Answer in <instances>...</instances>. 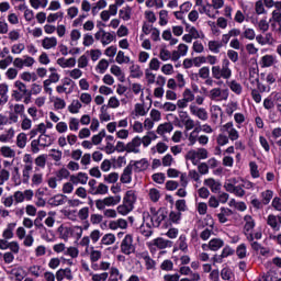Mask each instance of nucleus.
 <instances>
[{"label": "nucleus", "mask_w": 281, "mask_h": 281, "mask_svg": "<svg viewBox=\"0 0 281 281\" xmlns=\"http://www.w3.org/2000/svg\"><path fill=\"white\" fill-rule=\"evenodd\" d=\"M217 144H218V146H225V145L229 144V137L225 134H220L217 136Z\"/></svg>", "instance_id": "obj_61"}, {"label": "nucleus", "mask_w": 281, "mask_h": 281, "mask_svg": "<svg viewBox=\"0 0 281 281\" xmlns=\"http://www.w3.org/2000/svg\"><path fill=\"white\" fill-rule=\"evenodd\" d=\"M12 181L15 183V186H21V172H19V167H14L13 169V176Z\"/></svg>", "instance_id": "obj_49"}, {"label": "nucleus", "mask_w": 281, "mask_h": 281, "mask_svg": "<svg viewBox=\"0 0 281 281\" xmlns=\"http://www.w3.org/2000/svg\"><path fill=\"white\" fill-rule=\"evenodd\" d=\"M262 67H271L276 63L273 55H265L261 58Z\"/></svg>", "instance_id": "obj_34"}, {"label": "nucleus", "mask_w": 281, "mask_h": 281, "mask_svg": "<svg viewBox=\"0 0 281 281\" xmlns=\"http://www.w3.org/2000/svg\"><path fill=\"white\" fill-rule=\"evenodd\" d=\"M91 249H92V251L90 252V260H91V262H98V260H100V258H102V251L93 250V247Z\"/></svg>", "instance_id": "obj_56"}, {"label": "nucleus", "mask_w": 281, "mask_h": 281, "mask_svg": "<svg viewBox=\"0 0 281 281\" xmlns=\"http://www.w3.org/2000/svg\"><path fill=\"white\" fill-rule=\"evenodd\" d=\"M27 145V135L25 133H20L16 137L18 148H25Z\"/></svg>", "instance_id": "obj_29"}, {"label": "nucleus", "mask_w": 281, "mask_h": 281, "mask_svg": "<svg viewBox=\"0 0 281 281\" xmlns=\"http://www.w3.org/2000/svg\"><path fill=\"white\" fill-rule=\"evenodd\" d=\"M237 257L243 260V258H247V245L240 244L236 249Z\"/></svg>", "instance_id": "obj_37"}, {"label": "nucleus", "mask_w": 281, "mask_h": 281, "mask_svg": "<svg viewBox=\"0 0 281 281\" xmlns=\"http://www.w3.org/2000/svg\"><path fill=\"white\" fill-rule=\"evenodd\" d=\"M149 199L154 203H157V201H159V199H161V193H159V190H157V189H150L149 190Z\"/></svg>", "instance_id": "obj_46"}, {"label": "nucleus", "mask_w": 281, "mask_h": 281, "mask_svg": "<svg viewBox=\"0 0 281 281\" xmlns=\"http://www.w3.org/2000/svg\"><path fill=\"white\" fill-rule=\"evenodd\" d=\"M250 166V175L254 179H258L260 177V171H258V165L255 161L249 164Z\"/></svg>", "instance_id": "obj_47"}, {"label": "nucleus", "mask_w": 281, "mask_h": 281, "mask_svg": "<svg viewBox=\"0 0 281 281\" xmlns=\"http://www.w3.org/2000/svg\"><path fill=\"white\" fill-rule=\"evenodd\" d=\"M130 71L132 78H142L144 76V72L142 71L139 65H132L130 67Z\"/></svg>", "instance_id": "obj_27"}, {"label": "nucleus", "mask_w": 281, "mask_h": 281, "mask_svg": "<svg viewBox=\"0 0 281 281\" xmlns=\"http://www.w3.org/2000/svg\"><path fill=\"white\" fill-rule=\"evenodd\" d=\"M74 280V274L71 273V269L70 268H66V269H59L56 272V280L57 281H63V280Z\"/></svg>", "instance_id": "obj_9"}, {"label": "nucleus", "mask_w": 281, "mask_h": 281, "mask_svg": "<svg viewBox=\"0 0 281 281\" xmlns=\"http://www.w3.org/2000/svg\"><path fill=\"white\" fill-rule=\"evenodd\" d=\"M33 169L32 161L26 164L22 171V183H30V171Z\"/></svg>", "instance_id": "obj_22"}, {"label": "nucleus", "mask_w": 281, "mask_h": 281, "mask_svg": "<svg viewBox=\"0 0 281 281\" xmlns=\"http://www.w3.org/2000/svg\"><path fill=\"white\" fill-rule=\"evenodd\" d=\"M231 91H233V93H236V95H240V93H243V86L236 81V80H232L227 82Z\"/></svg>", "instance_id": "obj_20"}, {"label": "nucleus", "mask_w": 281, "mask_h": 281, "mask_svg": "<svg viewBox=\"0 0 281 281\" xmlns=\"http://www.w3.org/2000/svg\"><path fill=\"white\" fill-rule=\"evenodd\" d=\"M176 209L178 212H186L188 210V205L186 204V200H178L176 201Z\"/></svg>", "instance_id": "obj_62"}, {"label": "nucleus", "mask_w": 281, "mask_h": 281, "mask_svg": "<svg viewBox=\"0 0 281 281\" xmlns=\"http://www.w3.org/2000/svg\"><path fill=\"white\" fill-rule=\"evenodd\" d=\"M173 267H175V263H172V260L167 259V260L162 261L160 269L162 271H172Z\"/></svg>", "instance_id": "obj_55"}, {"label": "nucleus", "mask_w": 281, "mask_h": 281, "mask_svg": "<svg viewBox=\"0 0 281 281\" xmlns=\"http://www.w3.org/2000/svg\"><path fill=\"white\" fill-rule=\"evenodd\" d=\"M172 128L171 123H164L157 127V133L158 135H165V133H172Z\"/></svg>", "instance_id": "obj_26"}, {"label": "nucleus", "mask_w": 281, "mask_h": 281, "mask_svg": "<svg viewBox=\"0 0 281 281\" xmlns=\"http://www.w3.org/2000/svg\"><path fill=\"white\" fill-rule=\"evenodd\" d=\"M222 78L229 80L232 78V69H229V59H223L222 61Z\"/></svg>", "instance_id": "obj_11"}, {"label": "nucleus", "mask_w": 281, "mask_h": 281, "mask_svg": "<svg viewBox=\"0 0 281 281\" xmlns=\"http://www.w3.org/2000/svg\"><path fill=\"white\" fill-rule=\"evenodd\" d=\"M103 201L105 202V207H115V205H119V203L122 201V196H108L104 198Z\"/></svg>", "instance_id": "obj_16"}, {"label": "nucleus", "mask_w": 281, "mask_h": 281, "mask_svg": "<svg viewBox=\"0 0 281 281\" xmlns=\"http://www.w3.org/2000/svg\"><path fill=\"white\" fill-rule=\"evenodd\" d=\"M212 76L215 78V80H221L223 78L221 66H213L212 67Z\"/></svg>", "instance_id": "obj_60"}, {"label": "nucleus", "mask_w": 281, "mask_h": 281, "mask_svg": "<svg viewBox=\"0 0 281 281\" xmlns=\"http://www.w3.org/2000/svg\"><path fill=\"white\" fill-rule=\"evenodd\" d=\"M132 161V167H135L136 172H143V170L148 169V160L146 159H140V160H131Z\"/></svg>", "instance_id": "obj_12"}, {"label": "nucleus", "mask_w": 281, "mask_h": 281, "mask_svg": "<svg viewBox=\"0 0 281 281\" xmlns=\"http://www.w3.org/2000/svg\"><path fill=\"white\" fill-rule=\"evenodd\" d=\"M209 243L211 251H218V249L225 245V241H223L221 238H213Z\"/></svg>", "instance_id": "obj_21"}, {"label": "nucleus", "mask_w": 281, "mask_h": 281, "mask_svg": "<svg viewBox=\"0 0 281 281\" xmlns=\"http://www.w3.org/2000/svg\"><path fill=\"white\" fill-rule=\"evenodd\" d=\"M0 153L3 157L7 158L16 157V151H14V149H11L9 146L1 147Z\"/></svg>", "instance_id": "obj_30"}, {"label": "nucleus", "mask_w": 281, "mask_h": 281, "mask_svg": "<svg viewBox=\"0 0 281 281\" xmlns=\"http://www.w3.org/2000/svg\"><path fill=\"white\" fill-rule=\"evenodd\" d=\"M10 276H13V278H15L16 281H21L23 280V278H25V276L23 274L22 268H13L10 271Z\"/></svg>", "instance_id": "obj_35"}, {"label": "nucleus", "mask_w": 281, "mask_h": 281, "mask_svg": "<svg viewBox=\"0 0 281 281\" xmlns=\"http://www.w3.org/2000/svg\"><path fill=\"white\" fill-rule=\"evenodd\" d=\"M116 63L119 65H123V63L127 64V63H131V57L128 56H125L124 55V52L120 50L116 55V58H115Z\"/></svg>", "instance_id": "obj_40"}, {"label": "nucleus", "mask_w": 281, "mask_h": 281, "mask_svg": "<svg viewBox=\"0 0 281 281\" xmlns=\"http://www.w3.org/2000/svg\"><path fill=\"white\" fill-rule=\"evenodd\" d=\"M121 251L125 256L135 254V246L133 245V235H126L121 243Z\"/></svg>", "instance_id": "obj_2"}, {"label": "nucleus", "mask_w": 281, "mask_h": 281, "mask_svg": "<svg viewBox=\"0 0 281 281\" xmlns=\"http://www.w3.org/2000/svg\"><path fill=\"white\" fill-rule=\"evenodd\" d=\"M159 25H168V11L161 10L159 12Z\"/></svg>", "instance_id": "obj_51"}, {"label": "nucleus", "mask_w": 281, "mask_h": 281, "mask_svg": "<svg viewBox=\"0 0 281 281\" xmlns=\"http://www.w3.org/2000/svg\"><path fill=\"white\" fill-rule=\"evenodd\" d=\"M244 221H245L244 232L246 234L247 232H251V229L256 227V222L254 221V217H251V215L244 216Z\"/></svg>", "instance_id": "obj_19"}, {"label": "nucleus", "mask_w": 281, "mask_h": 281, "mask_svg": "<svg viewBox=\"0 0 281 281\" xmlns=\"http://www.w3.org/2000/svg\"><path fill=\"white\" fill-rule=\"evenodd\" d=\"M272 199H273V191L266 190L261 192V203H263V205H269Z\"/></svg>", "instance_id": "obj_25"}, {"label": "nucleus", "mask_w": 281, "mask_h": 281, "mask_svg": "<svg viewBox=\"0 0 281 281\" xmlns=\"http://www.w3.org/2000/svg\"><path fill=\"white\" fill-rule=\"evenodd\" d=\"M198 76H199V78H202V80H207V78H210V67L204 66V67L200 68Z\"/></svg>", "instance_id": "obj_44"}, {"label": "nucleus", "mask_w": 281, "mask_h": 281, "mask_svg": "<svg viewBox=\"0 0 281 281\" xmlns=\"http://www.w3.org/2000/svg\"><path fill=\"white\" fill-rule=\"evenodd\" d=\"M117 179H120V175L117 172H112L108 176H104V181L106 183H117Z\"/></svg>", "instance_id": "obj_45"}, {"label": "nucleus", "mask_w": 281, "mask_h": 281, "mask_svg": "<svg viewBox=\"0 0 281 281\" xmlns=\"http://www.w3.org/2000/svg\"><path fill=\"white\" fill-rule=\"evenodd\" d=\"M80 109H82V103L78 100H74L71 104L68 106L69 113H80Z\"/></svg>", "instance_id": "obj_32"}, {"label": "nucleus", "mask_w": 281, "mask_h": 281, "mask_svg": "<svg viewBox=\"0 0 281 281\" xmlns=\"http://www.w3.org/2000/svg\"><path fill=\"white\" fill-rule=\"evenodd\" d=\"M135 201H137V196L135 195V191L130 190L125 193V196L123 198V202L130 205L131 207H134Z\"/></svg>", "instance_id": "obj_13"}, {"label": "nucleus", "mask_w": 281, "mask_h": 281, "mask_svg": "<svg viewBox=\"0 0 281 281\" xmlns=\"http://www.w3.org/2000/svg\"><path fill=\"white\" fill-rule=\"evenodd\" d=\"M221 47H223V42H218V41H210L209 42V49L213 54H220Z\"/></svg>", "instance_id": "obj_24"}, {"label": "nucleus", "mask_w": 281, "mask_h": 281, "mask_svg": "<svg viewBox=\"0 0 281 281\" xmlns=\"http://www.w3.org/2000/svg\"><path fill=\"white\" fill-rule=\"evenodd\" d=\"M133 181V161H131L121 175V183H131Z\"/></svg>", "instance_id": "obj_6"}, {"label": "nucleus", "mask_w": 281, "mask_h": 281, "mask_svg": "<svg viewBox=\"0 0 281 281\" xmlns=\"http://www.w3.org/2000/svg\"><path fill=\"white\" fill-rule=\"evenodd\" d=\"M66 199H67V195L65 194H56L48 200V205H52V207H58V205H65Z\"/></svg>", "instance_id": "obj_10"}, {"label": "nucleus", "mask_w": 281, "mask_h": 281, "mask_svg": "<svg viewBox=\"0 0 281 281\" xmlns=\"http://www.w3.org/2000/svg\"><path fill=\"white\" fill-rule=\"evenodd\" d=\"M115 243V235L114 234H105L101 239V245H113Z\"/></svg>", "instance_id": "obj_38"}, {"label": "nucleus", "mask_w": 281, "mask_h": 281, "mask_svg": "<svg viewBox=\"0 0 281 281\" xmlns=\"http://www.w3.org/2000/svg\"><path fill=\"white\" fill-rule=\"evenodd\" d=\"M188 33L193 37V38H205V35L203 33H199V30L196 27H191L188 30Z\"/></svg>", "instance_id": "obj_57"}, {"label": "nucleus", "mask_w": 281, "mask_h": 281, "mask_svg": "<svg viewBox=\"0 0 281 281\" xmlns=\"http://www.w3.org/2000/svg\"><path fill=\"white\" fill-rule=\"evenodd\" d=\"M143 259L145 260V266H146L147 271L155 269V265H157V263L155 262V260H153V258H150V256L143 255Z\"/></svg>", "instance_id": "obj_42"}, {"label": "nucleus", "mask_w": 281, "mask_h": 281, "mask_svg": "<svg viewBox=\"0 0 281 281\" xmlns=\"http://www.w3.org/2000/svg\"><path fill=\"white\" fill-rule=\"evenodd\" d=\"M273 95V102H276L278 111L281 113V92H274Z\"/></svg>", "instance_id": "obj_64"}, {"label": "nucleus", "mask_w": 281, "mask_h": 281, "mask_svg": "<svg viewBox=\"0 0 281 281\" xmlns=\"http://www.w3.org/2000/svg\"><path fill=\"white\" fill-rule=\"evenodd\" d=\"M37 139L40 140V146H43V148L52 146V138L49 137V135L41 134Z\"/></svg>", "instance_id": "obj_31"}, {"label": "nucleus", "mask_w": 281, "mask_h": 281, "mask_svg": "<svg viewBox=\"0 0 281 281\" xmlns=\"http://www.w3.org/2000/svg\"><path fill=\"white\" fill-rule=\"evenodd\" d=\"M70 181L75 186H78V183H81L82 186H86V183L89 181V176L85 172H79L78 176H70Z\"/></svg>", "instance_id": "obj_8"}, {"label": "nucleus", "mask_w": 281, "mask_h": 281, "mask_svg": "<svg viewBox=\"0 0 281 281\" xmlns=\"http://www.w3.org/2000/svg\"><path fill=\"white\" fill-rule=\"evenodd\" d=\"M139 146H142V138L139 136L134 137L127 143V153H139Z\"/></svg>", "instance_id": "obj_7"}, {"label": "nucleus", "mask_w": 281, "mask_h": 281, "mask_svg": "<svg viewBox=\"0 0 281 281\" xmlns=\"http://www.w3.org/2000/svg\"><path fill=\"white\" fill-rule=\"evenodd\" d=\"M267 225H269L274 232H280V225L278 224V217L270 214L267 218Z\"/></svg>", "instance_id": "obj_23"}, {"label": "nucleus", "mask_w": 281, "mask_h": 281, "mask_svg": "<svg viewBox=\"0 0 281 281\" xmlns=\"http://www.w3.org/2000/svg\"><path fill=\"white\" fill-rule=\"evenodd\" d=\"M190 113L202 120V122H207V111L204 108H199L196 105H190Z\"/></svg>", "instance_id": "obj_5"}, {"label": "nucleus", "mask_w": 281, "mask_h": 281, "mask_svg": "<svg viewBox=\"0 0 281 281\" xmlns=\"http://www.w3.org/2000/svg\"><path fill=\"white\" fill-rule=\"evenodd\" d=\"M138 232L142 236H145V238H150V236H153V225H150V223L142 224Z\"/></svg>", "instance_id": "obj_14"}, {"label": "nucleus", "mask_w": 281, "mask_h": 281, "mask_svg": "<svg viewBox=\"0 0 281 281\" xmlns=\"http://www.w3.org/2000/svg\"><path fill=\"white\" fill-rule=\"evenodd\" d=\"M119 16L120 19H123V21H131V7L121 9L119 12Z\"/></svg>", "instance_id": "obj_41"}, {"label": "nucleus", "mask_w": 281, "mask_h": 281, "mask_svg": "<svg viewBox=\"0 0 281 281\" xmlns=\"http://www.w3.org/2000/svg\"><path fill=\"white\" fill-rule=\"evenodd\" d=\"M154 245L155 247H158V249H166L167 247H172V241L158 237L154 239Z\"/></svg>", "instance_id": "obj_15"}, {"label": "nucleus", "mask_w": 281, "mask_h": 281, "mask_svg": "<svg viewBox=\"0 0 281 281\" xmlns=\"http://www.w3.org/2000/svg\"><path fill=\"white\" fill-rule=\"evenodd\" d=\"M169 218L171 223H179V221H181V212L171 211L169 214Z\"/></svg>", "instance_id": "obj_53"}, {"label": "nucleus", "mask_w": 281, "mask_h": 281, "mask_svg": "<svg viewBox=\"0 0 281 281\" xmlns=\"http://www.w3.org/2000/svg\"><path fill=\"white\" fill-rule=\"evenodd\" d=\"M159 58L164 61L170 60V58H172V54L170 53V50L162 48L160 49Z\"/></svg>", "instance_id": "obj_58"}, {"label": "nucleus", "mask_w": 281, "mask_h": 281, "mask_svg": "<svg viewBox=\"0 0 281 281\" xmlns=\"http://www.w3.org/2000/svg\"><path fill=\"white\" fill-rule=\"evenodd\" d=\"M14 87L22 95H26L27 93H30V90H27V86L20 80L14 82Z\"/></svg>", "instance_id": "obj_33"}, {"label": "nucleus", "mask_w": 281, "mask_h": 281, "mask_svg": "<svg viewBox=\"0 0 281 281\" xmlns=\"http://www.w3.org/2000/svg\"><path fill=\"white\" fill-rule=\"evenodd\" d=\"M241 38L254 41V38H256V31H254V29H245V31L241 34Z\"/></svg>", "instance_id": "obj_43"}, {"label": "nucleus", "mask_w": 281, "mask_h": 281, "mask_svg": "<svg viewBox=\"0 0 281 281\" xmlns=\"http://www.w3.org/2000/svg\"><path fill=\"white\" fill-rule=\"evenodd\" d=\"M243 188V184L233 186L232 183H224V189L226 192L235 194V196H239V199H243V196L246 194V191Z\"/></svg>", "instance_id": "obj_3"}, {"label": "nucleus", "mask_w": 281, "mask_h": 281, "mask_svg": "<svg viewBox=\"0 0 281 281\" xmlns=\"http://www.w3.org/2000/svg\"><path fill=\"white\" fill-rule=\"evenodd\" d=\"M97 69L100 70V74H104L106 69H109V60L101 59L99 64L97 65Z\"/></svg>", "instance_id": "obj_52"}, {"label": "nucleus", "mask_w": 281, "mask_h": 281, "mask_svg": "<svg viewBox=\"0 0 281 281\" xmlns=\"http://www.w3.org/2000/svg\"><path fill=\"white\" fill-rule=\"evenodd\" d=\"M134 111L136 116H142V117H144V115L148 113V109L146 110V108H144V104L142 103H136Z\"/></svg>", "instance_id": "obj_36"}, {"label": "nucleus", "mask_w": 281, "mask_h": 281, "mask_svg": "<svg viewBox=\"0 0 281 281\" xmlns=\"http://www.w3.org/2000/svg\"><path fill=\"white\" fill-rule=\"evenodd\" d=\"M133 207L131 204H126V202H123V204L117 206L119 214H122L123 216H126V214L133 212Z\"/></svg>", "instance_id": "obj_28"}, {"label": "nucleus", "mask_w": 281, "mask_h": 281, "mask_svg": "<svg viewBox=\"0 0 281 281\" xmlns=\"http://www.w3.org/2000/svg\"><path fill=\"white\" fill-rule=\"evenodd\" d=\"M56 45H58V40H56V37H45L42 41V47H44V49H52L53 47H56Z\"/></svg>", "instance_id": "obj_17"}, {"label": "nucleus", "mask_w": 281, "mask_h": 281, "mask_svg": "<svg viewBox=\"0 0 281 281\" xmlns=\"http://www.w3.org/2000/svg\"><path fill=\"white\" fill-rule=\"evenodd\" d=\"M97 194H109V186L104 183H99L97 187V191L94 192V195Z\"/></svg>", "instance_id": "obj_54"}, {"label": "nucleus", "mask_w": 281, "mask_h": 281, "mask_svg": "<svg viewBox=\"0 0 281 281\" xmlns=\"http://www.w3.org/2000/svg\"><path fill=\"white\" fill-rule=\"evenodd\" d=\"M114 40H115V35L104 31L103 38L101 40V43H102V45H109L110 43H113Z\"/></svg>", "instance_id": "obj_39"}, {"label": "nucleus", "mask_w": 281, "mask_h": 281, "mask_svg": "<svg viewBox=\"0 0 281 281\" xmlns=\"http://www.w3.org/2000/svg\"><path fill=\"white\" fill-rule=\"evenodd\" d=\"M205 186H207L212 192L216 194V192L221 191V182L210 178L204 181Z\"/></svg>", "instance_id": "obj_18"}, {"label": "nucleus", "mask_w": 281, "mask_h": 281, "mask_svg": "<svg viewBox=\"0 0 281 281\" xmlns=\"http://www.w3.org/2000/svg\"><path fill=\"white\" fill-rule=\"evenodd\" d=\"M65 256H70V258H78V248L76 247H69L65 250Z\"/></svg>", "instance_id": "obj_59"}, {"label": "nucleus", "mask_w": 281, "mask_h": 281, "mask_svg": "<svg viewBox=\"0 0 281 281\" xmlns=\"http://www.w3.org/2000/svg\"><path fill=\"white\" fill-rule=\"evenodd\" d=\"M46 164H47V156L45 155H40L35 159V166H38V168H45Z\"/></svg>", "instance_id": "obj_50"}, {"label": "nucleus", "mask_w": 281, "mask_h": 281, "mask_svg": "<svg viewBox=\"0 0 281 281\" xmlns=\"http://www.w3.org/2000/svg\"><path fill=\"white\" fill-rule=\"evenodd\" d=\"M79 127H80V121L76 117L70 119L69 121L70 131H78Z\"/></svg>", "instance_id": "obj_63"}, {"label": "nucleus", "mask_w": 281, "mask_h": 281, "mask_svg": "<svg viewBox=\"0 0 281 281\" xmlns=\"http://www.w3.org/2000/svg\"><path fill=\"white\" fill-rule=\"evenodd\" d=\"M209 98L215 101L227 100V98H229V91L221 90V88H214L210 91Z\"/></svg>", "instance_id": "obj_4"}, {"label": "nucleus", "mask_w": 281, "mask_h": 281, "mask_svg": "<svg viewBox=\"0 0 281 281\" xmlns=\"http://www.w3.org/2000/svg\"><path fill=\"white\" fill-rule=\"evenodd\" d=\"M187 240L188 239H187L186 235H180L178 243H179V249L181 251H188V243H187Z\"/></svg>", "instance_id": "obj_48"}, {"label": "nucleus", "mask_w": 281, "mask_h": 281, "mask_svg": "<svg viewBox=\"0 0 281 281\" xmlns=\"http://www.w3.org/2000/svg\"><path fill=\"white\" fill-rule=\"evenodd\" d=\"M168 218V210L166 207H160L159 210L155 207H150V213L144 212L143 213V221L146 223V221L150 220V223L154 227H159L164 221Z\"/></svg>", "instance_id": "obj_1"}]
</instances>
